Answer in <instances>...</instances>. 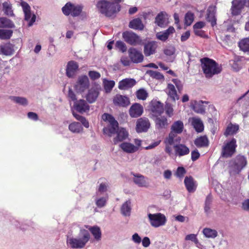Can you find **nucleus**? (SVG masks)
<instances>
[{
    "label": "nucleus",
    "mask_w": 249,
    "mask_h": 249,
    "mask_svg": "<svg viewBox=\"0 0 249 249\" xmlns=\"http://www.w3.org/2000/svg\"><path fill=\"white\" fill-rule=\"evenodd\" d=\"M157 44L155 42H150L146 44L144 47V53L146 56H149L155 53Z\"/></svg>",
    "instance_id": "obj_32"
},
{
    "label": "nucleus",
    "mask_w": 249,
    "mask_h": 249,
    "mask_svg": "<svg viewBox=\"0 0 249 249\" xmlns=\"http://www.w3.org/2000/svg\"><path fill=\"white\" fill-rule=\"evenodd\" d=\"M132 175L133 176L132 180L138 186L141 187L148 186L149 183L147 178L140 174H132Z\"/></svg>",
    "instance_id": "obj_15"
},
{
    "label": "nucleus",
    "mask_w": 249,
    "mask_h": 249,
    "mask_svg": "<svg viewBox=\"0 0 249 249\" xmlns=\"http://www.w3.org/2000/svg\"><path fill=\"white\" fill-rule=\"evenodd\" d=\"M166 92L169 98L172 101L175 102L177 100L179 99V97L177 94V90L175 89V86L172 84H168L167 87L166 89Z\"/></svg>",
    "instance_id": "obj_29"
},
{
    "label": "nucleus",
    "mask_w": 249,
    "mask_h": 249,
    "mask_svg": "<svg viewBox=\"0 0 249 249\" xmlns=\"http://www.w3.org/2000/svg\"><path fill=\"white\" fill-rule=\"evenodd\" d=\"M212 202V198L210 196H208L205 201V205L204 210L206 213H208L211 208V203Z\"/></svg>",
    "instance_id": "obj_58"
},
{
    "label": "nucleus",
    "mask_w": 249,
    "mask_h": 249,
    "mask_svg": "<svg viewBox=\"0 0 249 249\" xmlns=\"http://www.w3.org/2000/svg\"><path fill=\"white\" fill-rule=\"evenodd\" d=\"M136 84L135 79L125 78L120 81L118 84V88L121 90H126L133 87Z\"/></svg>",
    "instance_id": "obj_21"
},
{
    "label": "nucleus",
    "mask_w": 249,
    "mask_h": 249,
    "mask_svg": "<svg viewBox=\"0 0 249 249\" xmlns=\"http://www.w3.org/2000/svg\"><path fill=\"white\" fill-rule=\"evenodd\" d=\"M143 112L142 106L138 103L132 105L129 108V113L132 118H137L141 116Z\"/></svg>",
    "instance_id": "obj_18"
},
{
    "label": "nucleus",
    "mask_w": 249,
    "mask_h": 249,
    "mask_svg": "<svg viewBox=\"0 0 249 249\" xmlns=\"http://www.w3.org/2000/svg\"><path fill=\"white\" fill-rule=\"evenodd\" d=\"M184 184L187 191L189 193L194 192L197 187V184L191 177H186L184 179Z\"/></svg>",
    "instance_id": "obj_26"
},
{
    "label": "nucleus",
    "mask_w": 249,
    "mask_h": 249,
    "mask_svg": "<svg viewBox=\"0 0 249 249\" xmlns=\"http://www.w3.org/2000/svg\"><path fill=\"white\" fill-rule=\"evenodd\" d=\"M120 148L127 153H133L138 151V146H135L133 144L128 142H124L120 145Z\"/></svg>",
    "instance_id": "obj_31"
},
{
    "label": "nucleus",
    "mask_w": 249,
    "mask_h": 249,
    "mask_svg": "<svg viewBox=\"0 0 249 249\" xmlns=\"http://www.w3.org/2000/svg\"><path fill=\"white\" fill-rule=\"evenodd\" d=\"M204 103V102L202 101H192L190 103V106L197 113H203L205 111V107L203 106Z\"/></svg>",
    "instance_id": "obj_30"
},
{
    "label": "nucleus",
    "mask_w": 249,
    "mask_h": 249,
    "mask_svg": "<svg viewBox=\"0 0 249 249\" xmlns=\"http://www.w3.org/2000/svg\"><path fill=\"white\" fill-rule=\"evenodd\" d=\"M84 228L88 229L95 240L99 241L101 238V231L99 227L97 226L90 227L89 226H85Z\"/></svg>",
    "instance_id": "obj_35"
},
{
    "label": "nucleus",
    "mask_w": 249,
    "mask_h": 249,
    "mask_svg": "<svg viewBox=\"0 0 249 249\" xmlns=\"http://www.w3.org/2000/svg\"><path fill=\"white\" fill-rule=\"evenodd\" d=\"M215 13H216V8L215 6H210L207 10V20L211 23V25L212 26H214L216 22V18H215Z\"/></svg>",
    "instance_id": "obj_28"
},
{
    "label": "nucleus",
    "mask_w": 249,
    "mask_h": 249,
    "mask_svg": "<svg viewBox=\"0 0 249 249\" xmlns=\"http://www.w3.org/2000/svg\"><path fill=\"white\" fill-rule=\"evenodd\" d=\"M108 199V194H95L94 196V200L95 205L98 208H102L105 207L107 205Z\"/></svg>",
    "instance_id": "obj_20"
},
{
    "label": "nucleus",
    "mask_w": 249,
    "mask_h": 249,
    "mask_svg": "<svg viewBox=\"0 0 249 249\" xmlns=\"http://www.w3.org/2000/svg\"><path fill=\"white\" fill-rule=\"evenodd\" d=\"M14 53V46L7 43L0 46V54L5 55H11Z\"/></svg>",
    "instance_id": "obj_33"
},
{
    "label": "nucleus",
    "mask_w": 249,
    "mask_h": 249,
    "mask_svg": "<svg viewBox=\"0 0 249 249\" xmlns=\"http://www.w3.org/2000/svg\"><path fill=\"white\" fill-rule=\"evenodd\" d=\"M103 84L106 91L109 92L115 86V82L113 80H108L105 79L103 80Z\"/></svg>",
    "instance_id": "obj_48"
},
{
    "label": "nucleus",
    "mask_w": 249,
    "mask_h": 249,
    "mask_svg": "<svg viewBox=\"0 0 249 249\" xmlns=\"http://www.w3.org/2000/svg\"><path fill=\"white\" fill-rule=\"evenodd\" d=\"M183 128L184 124L182 121L175 122L171 125V131L168 137L165 140V143L166 144L172 145L176 142H180L181 139L177 135L181 133Z\"/></svg>",
    "instance_id": "obj_4"
},
{
    "label": "nucleus",
    "mask_w": 249,
    "mask_h": 249,
    "mask_svg": "<svg viewBox=\"0 0 249 249\" xmlns=\"http://www.w3.org/2000/svg\"><path fill=\"white\" fill-rule=\"evenodd\" d=\"M10 99L15 103L24 106L27 105L28 103L25 98L22 97L11 96Z\"/></svg>",
    "instance_id": "obj_46"
},
{
    "label": "nucleus",
    "mask_w": 249,
    "mask_h": 249,
    "mask_svg": "<svg viewBox=\"0 0 249 249\" xmlns=\"http://www.w3.org/2000/svg\"><path fill=\"white\" fill-rule=\"evenodd\" d=\"M175 155L181 157L186 155L189 153V148L183 144H176L174 146Z\"/></svg>",
    "instance_id": "obj_25"
},
{
    "label": "nucleus",
    "mask_w": 249,
    "mask_h": 249,
    "mask_svg": "<svg viewBox=\"0 0 249 249\" xmlns=\"http://www.w3.org/2000/svg\"><path fill=\"white\" fill-rule=\"evenodd\" d=\"M20 6L22 8L24 14H27V13H29L31 11L30 6L27 2L25 1H21L20 2Z\"/></svg>",
    "instance_id": "obj_59"
},
{
    "label": "nucleus",
    "mask_w": 249,
    "mask_h": 249,
    "mask_svg": "<svg viewBox=\"0 0 249 249\" xmlns=\"http://www.w3.org/2000/svg\"><path fill=\"white\" fill-rule=\"evenodd\" d=\"M129 26L130 28L135 30H142L143 29V25L140 18H135L131 20Z\"/></svg>",
    "instance_id": "obj_42"
},
{
    "label": "nucleus",
    "mask_w": 249,
    "mask_h": 249,
    "mask_svg": "<svg viewBox=\"0 0 249 249\" xmlns=\"http://www.w3.org/2000/svg\"><path fill=\"white\" fill-rule=\"evenodd\" d=\"M103 120L106 122L107 125L103 129L104 133L109 136L117 133V136L114 139L115 144L125 139L128 136L127 131L124 128H118V123L114 117L107 113H104L102 117Z\"/></svg>",
    "instance_id": "obj_1"
},
{
    "label": "nucleus",
    "mask_w": 249,
    "mask_h": 249,
    "mask_svg": "<svg viewBox=\"0 0 249 249\" xmlns=\"http://www.w3.org/2000/svg\"><path fill=\"white\" fill-rule=\"evenodd\" d=\"M175 220L180 222H188L189 221V218L182 215H178L175 216Z\"/></svg>",
    "instance_id": "obj_62"
},
{
    "label": "nucleus",
    "mask_w": 249,
    "mask_h": 249,
    "mask_svg": "<svg viewBox=\"0 0 249 249\" xmlns=\"http://www.w3.org/2000/svg\"><path fill=\"white\" fill-rule=\"evenodd\" d=\"M149 109L153 115L158 116L163 112V106L160 101L154 99L150 103Z\"/></svg>",
    "instance_id": "obj_13"
},
{
    "label": "nucleus",
    "mask_w": 249,
    "mask_h": 249,
    "mask_svg": "<svg viewBox=\"0 0 249 249\" xmlns=\"http://www.w3.org/2000/svg\"><path fill=\"white\" fill-rule=\"evenodd\" d=\"M202 232L204 236L207 238L214 239L218 236L217 231L210 228H204Z\"/></svg>",
    "instance_id": "obj_34"
},
{
    "label": "nucleus",
    "mask_w": 249,
    "mask_h": 249,
    "mask_svg": "<svg viewBox=\"0 0 249 249\" xmlns=\"http://www.w3.org/2000/svg\"><path fill=\"white\" fill-rule=\"evenodd\" d=\"M151 76L157 79L162 80L164 79V76L160 73L157 71H150Z\"/></svg>",
    "instance_id": "obj_61"
},
{
    "label": "nucleus",
    "mask_w": 249,
    "mask_h": 249,
    "mask_svg": "<svg viewBox=\"0 0 249 249\" xmlns=\"http://www.w3.org/2000/svg\"><path fill=\"white\" fill-rule=\"evenodd\" d=\"M14 27V24L11 20L5 18H0V27L13 28Z\"/></svg>",
    "instance_id": "obj_47"
},
{
    "label": "nucleus",
    "mask_w": 249,
    "mask_h": 249,
    "mask_svg": "<svg viewBox=\"0 0 249 249\" xmlns=\"http://www.w3.org/2000/svg\"><path fill=\"white\" fill-rule=\"evenodd\" d=\"M131 210V202L130 200H127L123 204L121 208V212L123 215L129 216L130 214Z\"/></svg>",
    "instance_id": "obj_41"
},
{
    "label": "nucleus",
    "mask_w": 249,
    "mask_h": 249,
    "mask_svg": "<svg viewBox=\"0 0 249 249\" xmlns=\"http://www.w3.org/2000/svg\"><path fill=\"white\" fill-rule=\"evenodd\" d=\"M194 20V15L191 12H187L185 16V24L190 26Z\"/></svg>",
    "instance_id": "obj_54"
},
{
    "label": "nucleus",
    "mask_w": 249,
    "mask_h": 249,
    "mask_svg": "<svg viewBox=\"0 0 249 249\" xmlns=\"http://www.w3.org/2000/svg\"><path fill=\"white\" fill-rule=\"evenodd\" d=\"M69 130L73 133H80L83 131V128L79 123L73 122L69 124Z\"/></svg>",
    "instance_id": "obj_37"
},
{
    "label": "nucleus",
    "mask_w": 249,
    "mask_h": 249,
    "mask_svg": "<svg viewBox=\"0 0 249 249\" xmlns=\"http://www.w3.org/2000/svg\"><path fill=\"white\" fill-rule=\"evenodd\" d=\"M201 68L206 78H211L221 71V67L212 59L203 58L201 59Z\"/></svg>",
    "instance_id": "obj_3"
},
{
    "label": "nucleus",
    "mask_w": 249,
    "mask_h": 249,
    "mask_svg": "<svg viewBox=\"0 0 249 249\" xmlns=\"http://www.w3.org/2000/svg\"><path fill=\"white\" fill-rule=\"evenodd\" d=\"M2 7L5 14L10 17L14 16L12 4L9 1L3 2Z\"/></svg>",
    "instance_id": "obj_43"
},
{
    "label": "nucleus",
    "mask_w": 249,
    "mask_h": 249,
    "mask_svg": "<svg viewBox=\"0 0 249 249\" xmlns=\"http://www.w3.org/2000/svg\"><path fill=\"white\" fill-rule=\"evenodd\" d=\"M89 77L92 80H95L100 77V74L96 71H89Z\"/></svg>",
    "instance_id": "obj_60"
},
{
    "label": "nucleus",
    "mask_w": 249,
    "mask_h": 249,
    "mask_svg": "<svg viewBox=\"0 0 249 249\" xmlns=\"http://www.w3.org/2000/svg\"><path fill=\"white\" fill-rule=\"evenodd\" d=\"M236 141L234 138L224 142L222 148V155L224 157H230L235 152Z\"/></svg>",
    "instance_id": "obj_8"
},
{
    "label": "nucleus",
    "mask_w": 249,
    "mask_h": 249,
    "mask_svg": "<svg viewBox=\"0 0 249 249\" xmlns=\"http://www.w3.org/2000/svg\"><path fill=\"white\" fill-rule=\"evenodd\" d=\"M238 130L239 125L238 124H230L227 126L224 134L226 136L229 135H232L237 133Z\"/></svg>",
    "instance_id": "obj_39"
},
{
    "label": "nucleus",
    "mask_w": 249,
    "mask_h": 249,
    "mask_svg": "<svg viewBox=\"0 0 249 249\" xmlns=\"http://www.w3.org/2000/svg\"><path fill=\"white\" fill-rule=\"evenodd\" d=\"M100 86L98 85L92 86L85 95V98L89 103L94 102L99 94Z\"/></svg>",
    "instance_id": "obj_12"
},
{
    "label": "nucleus",
    "mask_w": 249,
    "mask_h": 249,
    "mask_svg": "<svg viewBox=\"0 0 249 249\" xmlns=\"http://www.w3.org/2000/svg\"><path fill=\"white\" fill-rule=\"evenodd\" d=\"M132 240L135 244H139L142 241V239L137 233H135L132 236Z\"/></svg>",
    "instance_id": "obj_63"
},
{
    "label": "nucleus",
    "mask_w": 249,
    "mask_h": 249,
    "mask_svg": "<svg viewBox=\"0 0 249 249\" xmlns=\"http://www.w3.org/2000/svg\"><path fill=\"white\" fill-rule=\"evenodd\" d=\"M168 15L164 12H161L155 18V23L161 28H165L169 23Z\"/></svg>",
    "instance_id": "obj_14"
},
{
    "label": "nucleus",
    "mask_w": 249,
    "mask_h": 249,
    "mask_svg": "<svg viewBox=\"0 0 249 249\" xmlns=\"http://www.w3.org/2000/svg\"><path fill=\"white\" fill-rule=\"evenodd\" d=\"M245 2V0H233L231 8L232 14L235 16L239 15L244 7Z\"/></svg>",
    "instance_id": "obj_17"
},
{
    "label": "nucleus",
    "mask_w": 249,
    "mask_h": 249,
    "mask_svg": "<svg viewBox=\"0 0 249 249\" xmlns=\"http://www.w3.org/2000/svg\"><path fill=\"white\" fill-rule=\"evenodd\" d=\"M83 6L80 4L67 2L62 8L63 13L66 16H78L83 10Z\"/></svg>",
    "instance_id": "obj_7"
},
{
    "label": "nucleus",
    "mask_w": 249,
    "mask_h": 249,
    "mask_svg": "<svg viewBox=\"0 0 249 249\" xmlns=\"http://www.w3.org/2000/svg\"><path fill=\"white\" fill-rule=\"evenodd\" d=\"M89 86V81L86 75H81L78 77L75 85V90L82 93L85 91Z\"/></svg>",
    "instance_id": "obj_9"
},
{
    "label": "nucleus",
    "mask_w": 249,
    "mask_h": 249,
    "mask_svg": "<svg viewBox=\"0 0 249 249\" xmlns=\"http://www.w3.org/2000/svg\"><path fill=\"white\" fill-rule=\"evenodd\" d=\"M192 124L197 132H201L203 130V124L199 118L196 117L193 118L192 119Z\"/></svg>",
    "instance_id": "obj_38"
},
{
    "label": "nucleus",
    "mask_w": 249,
    "mask_h": 249,
    "mask_svg": "<svg viewBox=\"0 0 249 249\" xmlns=\"http://www.w3.org/2000/svg\"><path fill=\"white\" fill-rule=\"evenodd\" d=\"M136 95L138 99L142 100H145L148 97L147 92L143 89H139L136 92Z\"/></svg>",
    "instance_id": "obj_53"
},
{
    "label": "nucleus",
    "mask_w": 249,
    "mask_h": 249,
    "mask_svg": "<svg viewBox=\"0 0 249 249\" xmlns=\"http://www.w3.org/2000/svg\"><path fill=\"white\" fill-rule=\"evenodd\" d=\"M123 37L125 42L132 45L140 44L142 41L140 37L132 32H124Z\"/></svg>",
    "instance_id": "obj_11"
},
{
    "label": "nucleus",
    "mask_w": 249,
    "mask_h": 249,
    "mask_svg": "<svg viewBox=\"0 0 249 249\" xmlns=\"http://www.w3.org/2000/svg\"><path fill=\"white\" fill-rule=\"evenodd\" d=\"M186 241H191L195 244L198 243V239L197 238V234H189L187 235L185 238Z\"/></svg>",
    "instance_id": "obj_56"
},
{
    "label": "nucleus",
    "mask_w": 249,
    "mask_h": 249,
    "mask_svg": "<svg viewBox=\"0 0 249 249\" xmlns=\"http://www.w3.org/2000/svg\"><path fill=\"white\" fill-rule=\"evenodd\" d=\"M109 187L108 183L107 182L101 183L97 189L96 194L104 195L107 194L106 192Z\"/></svg>",
    "instance_id": "obj_45"
},
{
    "label": "nucleus",
    "mask_w": 249,
    "mask_h": 249,
    "mask_svg": "<svg viewBox=\"0 0 249 249\" xmlns=\"http://www.w3.org/2000/svg\"><path fill=\"white\" fill-rule=\"evenodd\" d=\"M25 19L28 22V26H31L35 22L36 19V16L35 14H32L31 11L27 14H24Z\"/></svg>",
    "instance_id": "obj_49"
},
{
    "label": "nucleus",
    "mask_w": 249,
    "mask_h": 249,
    "mask_svg": "<svg viewBox=\"0 0 249 249\" xmlns=\"http://www.w3.org/2000/svg\"><path fill=\"white\" fill-rule=\"evenodd\" d=\"M175 32V30L173 26H170L167 30L160 32L156 34V37L162 41H165L171 34Z\"/></svg>",
    "instance_id": "obj_24"
},
{
    "label": "nucleus",
    "mask_w": 249,
    "mask_h": 249,
    "mask_svg": "<svg viewBox=\"0 0 249 249\" xmlns=\"http://www.w3.org/2000/svg\"><path fill=\"white\" fill-rule=\"evenodd\" d=\"M121 62L124 66H129L131 63L129 58L126 56H122L121 58Z\"/></svg>",
    "instance_id": "obj_64"
},
{
    "label": "nucleus",
    "mask_w": 249,
    "mask_h": 249,
    "mask_svg": "<svg viewBox=\"0 0 249 249\" xmlns=\"http://www.w3.org/2000/svg\"><path fill=\"white\" fill-rule=\"evenodd\" d=\"M240 50L245 53H249V37H246L240 40L238 42Z\"/></svg>",
    "instance_id": "obj_40"
},
{
    "label": "nucleus",
    "mask_w": 249,
    "mask_h": 249,
    "mask_svg": "<svg viewBox=\"0 0 249 249\" xmlns=\"http://www.w3.org/2000/svg\"><path fill=\"white\" fill-rule=\"evenodd\" d=\"M113 101L115 105L123 107H126L130 104L129 99L127 96L120 94L116 95L114 97Z\"/></svg>",
    "instance_id": "obj_23"
},
{
    "label": "nucleus",
    "mask_w": 249,
    "mask_h": 249,
    "mask_svg": "<svg viewBox=\"0 0 249 249\" xmlns=\"http://www.w3.org/2000/svg\"><path fill=\"white\" fill-rule=\"evenodd\" d=\"M90 239L89 231L84 227H80L79 232L77 235L67 237L66 244L71 249H81L86 246Z\"/></svg>",
    "instance_id": "obj_2"
},
{
    "label": "nucleus",
    "mask_w": 249,
    "mask_h": 249,
    "mask_svg": "<svg viewBox=\"0 0 249 249\" xmlns=\"http://www.w3.org/2000/svg\"><path fill=\"white\" fill-rule=\"evenodd\" d=\"M74 107L77 111L82 113L87 112L89 108V105L82 99L75 102Z\"/></svg>",
    "instance_id": "obj_27"
},
{
    "label": "nucleus",
    "mask_w": 249,
    "mask_h": 249,
    "mask_svg": "<svg viewBox=\"0 0 249 249\" xmlns=\"http://www.w3.org/2000/svg\"><path fill=\"white\" fill-rule=\"evenodd\" d=\"M13 32L11 30L0 29V38L1 39H7L11 37Z\"/></svg>",
    "instance_id": "obj_50"
},
{
    "label": "nucleus",
    "mask_w": 249,
    "mask_h": 249,
    "mask_svg": "<svg viewBox=\"0 0 249 249\" xmlns=\"http://www.w3.org/2000/svg\"><path fill=\"white\" fill-rule=\"evenodd\" d=\"M129 56L132 62L135 63H139L143 59V55L142 53L134 48H131L128 50Z\"/></svg>",
    "instance_id": "obj_16"
},
{
    "label": "nucleus",
    "mask_w": 249,
    "mask_h": 249,
    "mask_svg": "<svg viewBox=\"0 0 249 249\" xmlns=\"http://www.w3.org/2000/svg\"><path fill=\"white\" fill-rule=\"evenodd\" d=\"M155 123L156 127L159 129L165 128L169 124L167 119L165 116L157 117Z\"/></svg>",
    "instance_id": "obj_36"
},
{
    "label": "nucleus",
    "mask_w": 249,
    "mask_h": 249,
    "mask_svg": "<svg viewBox=\"0 0 249 249\" xmlns=\"http://www.w3.org/2000/svg\"><path fill=\"white\" fill-rule=\"evenodd\" d=\"M97 7L100 12L107 17H110L120 10V5L112 1L101 0L97 2Z\"/></svg>",
    "instance_id": "obj_5"
},
{
    "label": "nucleus",
    "mask_w": 249,
    "mask_h": 249,
    "mask_svg": "<svg viewBox=\"0 0 249 249\" xmlns=\"http://www.w3.org/2000/svg\"><path fill=\"white\" fill-rule=\"evenodd\" d=\"M10 67L7 62L1 61L0 62V74L7 73L9 72Z\"/></svg>",
    "instance_id": "obj_51"
},
{
    "label": "nucleus",
    "mask_w": 249,
    "mask_h": 249,
    "mask_svg": "<svg viewBox=\"0 0 249 249\" xmlns=\"http://www.w3.org/2000/svg\"><path fill=\"white\" fill-rule=\"evenodd\" d=\"M149 119L146 117L138 119L136 123V131L137 133L146 132L150 127Z\"/></svg>",
    "instance_id": "obj_10"
},
{
    "label": "nucleus",
    "mask_w": 249,
    "mask_h": 249,
    "mask_svg": "<svg viewBox=\"0 0 249 249\" xmlns=\"http://www.w3.org/2000/svg\"><path fill=\"white\" fill-rule=\"evenodd\" d=\"M172 82L173 83V84L176 87L179 92L182 89L183 85L179 80L178 79H173Z\"/></svg>",
    "instance_id": "obj_57"
},
{
    "label": "nucleus",
    "mask_w": 249,
    "mask_h": 249,
    "mask_svg": "<svg viewBox=\"0 0 249 249\" xmlns=\"http://www.w3.org/2000/svg\"><path fill=\"white\" fill-rule=\"evenodd\" d=\"M175 48L174 47L170 46L164 50V53L167 56L171 57L172 59L175 58Z\"/></svg>",
    "instance_id": "obj_52"
},
{
    "label": "nucleus",
    "mask_w": 249,
    "mask_h": 249,
    "mask_svg": "<svg viewBox=\"0 0 249 249\" xmlns=\"http://www.w3.org/2000/svg\"><path fill=\"white\" fill-rule=\"evenodd\" d=\"M247 164L246 159L243 156H238L236 158L234 162V166L235 172L238 173L240 172Z\"/></svg>",
    "instance_id": "obj_22"
},
{
    "label": "nucleus",
    "mask_w": 249,
    "mask_h": 249,
    "mask_svg": "<svg viewBox=\"0 0 249 249\" xmlns=\"http://www.w3.org/2000/svg\"><path fill=\"white\" fill-rule=\"evenodd\" d=\"M78 63L74 61H69L66 67V75L69 78H72L75 75L78 70Z\"/></svg>",
    "instance_id": "obj_19"
},
{
    "label": "nucleus",
    "mask_w": 249,
    "mask_h": 249,
    "mask_svg": "<svg viewBox=\"0 0 249 249\" xmlns=\"http://www.w3.org/2000/svg\"><path fill=\"white\" fill-rule=\"evenodd\" d=\"M147 218L150 225L153 228H157L164 226L167 222L166 216L162 213H147Z\"/></svg>",
    "instance_id": "obj_6"
},
{
    "label": "nucleus",
    "mask_w": 249,
    "mask_h": 249,
    "mask_svg": "<svg viewBox=\"0 0 249 249\" xmlns=\"http://www.w3.org/2000/svg\"><path fill=\"white\" fill-rule=\"evenodd\" d=\"M115 46L123 53L126 52L127 50L126 45L122 41H117L116 42Z\"/></svg>",
    "instance_id": "obj_55"
},
{
    "label": "nucleus",
    "mask_w": 249,
    "mask_h": 249,
    "mask_svg": "<svg viewBox=\"0 0 249 249\" xmlns=\"http://www.w3.org/2000/svg\"><path fill=\"white\" fill-rule=\"evenodd\" d=\"M195 144L197 147H204L208 145V140L205 136L197 138L195 141Z\"/></svg>",
    "instance_id": "obj_44"
}]
</instances>
